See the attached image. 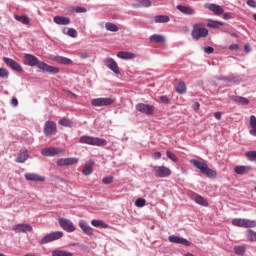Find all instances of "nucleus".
<instances>
[{
	"instance_id": "1",
	"label": "nucleus",
	"mask_w": 256,
	"mask_h": 256,
	"mask_svg": "<svg viewBox=\"0 0 256 256\" xmlns=\"http://www.w3.org/2000/svg\"><path fill=\"white\" fill-rule=\"evenodd\" d=\"M24 63L25 65H29V67H38L41 71L50 73L51 75H57V73L61 71L59 67L51 66L45 62L39 61V58L33 54H25Z\"/></svg>"
},
{
	"instance_id": "2",
	"label": "nucleus",
	"mask_w": 256,
	"mask_h": 256,
	"mask_svg": "<svg viewBox=\"0 0 256 256\" xmlns=\"http://www.w3.org/2000/svg\"><path fill=\"white\" fill-rule=\"evenodd\" d=\"M190 163L203 175H206L207 177H217V172L213 169H210V167L207 165V161L192 159L190 160Z\"/></svg>"
},
{
	"instance_id": "3",
	"label": "nucleus",
	"mask_w": 256,
	"mask_h": 256,
	"mask_svg": "<svg viewBox=\"0 0 256 256\" xmlns=\"http://www.w3.org/2000/svg\"><path fill=\"white\" fill-rule=\"evenodd\" d=\"M209 36V30L205 27V23L198 22L192 27L191 37L194 41H199V39H205Z\"/></svg>"
},
{
	"instance_id": "4",
	"label": "nucleus",
	"mask_w": 256,
	"mask_h": 256,
	"mask_svg": "<svg viewBox=\"0 0 256 256\" xmlns=\"http://www.w3.org/2000/svg\"><path fill=\"white\" fill-rule=\"evenodd\" d=\"M79 142L94 147H105L107 145V140L93 136H81Z\"/></svg>"
},
{
	"instance_id": "5",
	"label": "nucleus",
	"mask_w": 256,
	"mask_h": 256,
	"mask_svg": "<svg viewBox=\"0 0 256 256\" xmlns=\"http://www.w3.org/2000/svg\"><path fill=\"white\" fill-rule=\"evenodd\" d=\"M232 225L234 227H242L244 229H251V228L256 227V221L245 219V218H235L232 220Z\"/></svg>"
},
{
	"instance_id": "6",
	"label": "nucleus",
	"mask_w": 256,
	"mask_h": 256,
	"mask_svg": "<svg viewBox=\"0 0 256 256\" xmlns=\"http://www.w3.org/2000/svg\"><path fill=\"white\" fill-rule=\"evenodd\" d=\"M115 103V98H95L91 100L92 107H109Z\"/></svg>"
},
{
	"instance_id": "7",
	"label": "nucleus",
	"mask_w": 256,
	"mask_h": 256,
	"mask_svg": "<svg viewBox=\"0 0 256 256\" xmlns=\"http://www.w3.org/2000/svg\"><path fill=\"white\" fill-rule=\"evenodd\" d=\"M60 227L66 231V233H73L77 228L75 227V224L71 222V220L67 218H59L58 219Z\"/></svg>"
},
{
	"instance_id": "8",
	"label": "nucleus",
	"mask_w": 256,
	"mask_h": 256,
	"mask_svg": "<svg viewBox=\"0 0 256 256\" xmlns=\"http://www.w3.org/2000/svg\"><path fill=\"white\" fill-rule=\"evenodd\" d=\"M135 109L144 115H153V113H155V106L149 104L138 103L136 104Z\"/></svg>"
},
{
	"instance_id": "9",
	"label": "nucleus",
	"mask_w": 256,
	"mask_h": 256,
	"mask_svg": "<svg viewBox=\"0 0 256 256\" xmlns=\"http://www.w3.org/2000/svg\"><path fill=\"white\" fill-rule=\"evenodd\" d=\"M63 237L62 231L52 232L48 235H46L44 238L41 239L40 244L46 245V243H51L53 241H57L58 239H61Z\"/></svg>"
},
{
	"instance_id": "10",
	"label": "nucleus",
	"mask_w": 256,
	"mask_h": 256,
	"mask_svg": "<svg viewBox=\"0 0 256 256\" xmlns=\"http://www.w3.org/2000/svg\"><path fill=\"white\" fill-rule=\"evenodd\" d=\"M153 173L155 177H169V175H171V169L165 166H154Z\"/></svg>"
},
{
	"instance_id": "11",
	"label": "nucleus",
	"mask_w": 256,
	"mask_h": 256,
	"mask_svg": "<svg viewBox=\"0 0 256 256\" xmlns=\"http://www.w3.org/2000/svg\"><path fill=\"white\" fill-rule=\"evenodd\" d=\"M65 153V150L64 149H61V148H53V147H50V148H44L42 149L41 151V154L44 156V157H55V155H61Z\"/></svg>"
},
{
	"instance_id": "12",
	"label": "nucleus",
	"mask_w": 256,
	"mask_h": 256,
	"mask_svg": "<svg viewBox=\"0 0 256 256\" xmlns=\"http://www.w3.org/2000/svg\"><path fill=\"white\" fill-rule=\"evenodd\" d=\"M57 133V124L53 121H47L44 125V134L46 137H51Z\"/></svg>"
},
{
	"instance_id": "13",
	"label": "nucleus",
	"mask_w": 256,
	"mask_h": 256,
	"mask_svg": "<svg viewBox=\"0 0 256 256\" xmlns=\"http://www.w3.org/2000/svg\"><path fill=\"white\" fill-rule=\"evenodd\" d=\"M77 163H79V159L71 157L58 159L56 165H58V167H69L70 165H77Z\"/></svg>"
},
{
	"instance_id": "14",
	"label": "nucleus",
	"mask_w": 256,
	"mask_h": 256,
	"mask_svg": "<svg viewBox=\"0 0 256 256\" xmlns=\"http://www.w3.org/2000/svg\"><path fill=\"white\" fill-rule=\"evenodd\" d=\"M3 61L13 71H17L18 73H21L23 71V68L20 66V64L11 58L4 57Z\"/></svg>"
},
{
	"instance_id": "15",
	"label": "nucleus",
	"mask_w": 256,
	"mask_h": 256,
	"mask_svg": "<svg viewBox=\"0 0 256 256\" xmlns=\"http://www.w3.org/2000/svg\"><path fill=\"white\" fill-rule=\"evenodd\" d=\"M168 240L170 241V243H177L178 245H184L185 247L191 246V242H189V240L179 236H169Z\"/></svg>"
},
{
	"instance_id": "16",
	"label": "nucleus",
	"mask_w": 256,
	"mask_h": 256,
	"mask_svg": "<svg viewBox=\"0 0 256 256\" xmlns=\"http://www.w3.org/2000/svg\"><path fill=\"white\" fill-rule=\"evenodd\" d=\"M14 231L16 233H31L33 226L30 224H17L14 226Z\"/></svg>"
},
{
	"instance_id": "17",
	"label": "nucleus",
	"mask_w": 256,
	"mask_h": 256,
	"mask_svg": "<svg viewBox=\"0 0 256 256\" xmlns=\"http://www.w3.org/2000/svg\"><path fill=\"white\" fill-rule=\"evenodd\" d=\"M105 65L106 67H109L111 71H113V73H115L116 75H119V73H121L119 71V65H117V62H115L113 58H107L105 60Z\"/></svg>"
},
{
	"instance_id": "18",
	"label": "nucleus",
	"mask_w": 256,
	"mask_h": 256,
	"mask_svg": "<svg viewBox=\"0 0 256 256\" xmlns=\"http://www.w3.org/2000/svg\"><path fill=\"white\" fill-rule=\"evenodd\" d=\"M25 179L26 181H36L38 183H43V181H45V177L35 173H26Z\"/></svg>"
},
{
	"instance_id": "19",
	"label": "nucleus",
	"mask_w": 256,
	"mask_h": 256,
	"mask_svg": "<svg viewBox=\"0 0 256 256\" xmlns=\"http://www.w3.org/2000/svg\"><path fill=\"white\" fill-rule=\"evenodd\" d=\"M78 225L85 235H93V228L89 226V223L85 222L84 220H80Z\"/></svg>"
},
{
	"instance_id": "20",
	"label": "nucleus",
	"mask_w": 256,
	"mask_h": 256,
	"mask_svg": "<svg viewBox=\"0 0 256 256\" xmlns=\"http://www.w3.org/2000/svg\"><path fill=\"white\" fill-rule=\"evenodd\" d=\"M176 9L183 13V15H195L196 11L191 6L177 5Z\"/></svg>"
},
{
	"instance_id": "21",
	"label": "nucleus",
	"mask_w": 256,
	"mask_h": 256,
	"mask_svg": "<svg viewBox=\"0 0 256 256\" xmlns=\"http://www.w3.org/2000/svg\"><path fill=\"white\" fill-rule=\"evenodd\" d=\"M207 9H209V11H212L215 15H223V13H225V10L216 4H207L206 5Z\"/></svg>"
},
{
	"instance_id": "22",
	"label": "nucleus",
	"mask_w": 256,
	"mask_h": 256,
	"mask_svg": "<svg viewBox=\"0 0 256 256\" xmlns=\"http://www.w3.org/2000/svg\"><path fill=\"white\" fill-rule=\"evenodd\" d=\"M53 21L56 25H69L71 23V19L65 16H55Z\"/></svg>"
},
{
	"instance_id": "23",
	"label": "nucleus",
	"mask_w": 256,
	"mask_h": 256,
	"mask_svg": "<svg viewBox=\"0 0 256 256\" xmlns=\"http://www.w3.org/2000/svg\"><path fill=\"white\" fill-rule=\"evenodd\" d=\"M95 165V161L89 160L85 163L84 168L82 170L83 175H91L93 173V166Z\"/></svg>"
},
{
	"instance_id": "24",
	"label": "nucleus",
	"mask_w": 256,
	"mask_h": 256,
	"mask_svg": "<svg viewBox=\"0 0 256 256\" xmlns=\"http://www.w3.org/2000/svg\"><path fill=\"white\" fill-rule=\"evenodd\" d=\"M250 171H253L251 166H236L234 168V172L237 173V175H247Z\"/></svg>"
},
{
	"instance_id": "25",
	"label": "nucleus",
	"mask_w": 256,
	"mask_h": 256,
	"mask_svg": "<svg viewBox=\"0 0 256 256\" xmlns=\"http://www.w3.org/2000/svg\"><path fill=\"white\" fill-rule=\"evenodd\" d=\"M117 57L119 59H125L126 61H129L131 59H135L137 55H135V53H132V52L120 51L117 53Z\"/></svg>"
},
{
	"instance_id": "26",
	"label": "nucleus",
	"mask_w": 256,
	"mask_h": 256,
	"mask_svg": "<svg viewBox=\"0 0 256 256\" xmlns=\"http://www.w3.org/2000/svg\"><path fill=\"white\" fill-rule=\"evenodd\" d=\"M219 81H224L225 83H239V77L234 75L220 76Z\"/></svg>"
},
{
	"instance_id": "27",
	"label": "nucleus",
	"mask_w": 256,
	"mask_h": 256,
	"mask_svg": "<svg viewBox=\"0 0 256 256\" xmlns=\"http://www.w3.org/2000/svg\"><path fill=\"white\" fill-rule=\"evenodd\" d=\"M232 101L237 103V105H249V99L243 96H231Z\"/></svg>"
},
{
	"instance_id": "28",
	"label": "nucleus",
	"mask_w": 256,
	"mask_h": 256,
	"mask_svg": "<svg viewBox=\"0 0 256 256\" xmlns=\"http://www.w3.org/2000/svg\"><path fill=\"white\" fill-rule=\"evenodd\" d=\"M249 124H250V130H249L250 135H252L253 137H256V117H255V115L250 116Z\"/></svg>"
},
{
	"instance_id": "29",
	"label": "nucleus",
	"mask_w": 256,
	"mask_h": 256,
	"mask_svg": "<svg viewBox=\"0 0 256 256\" xmlns=\"http://www.w3.org/2000/svg\"><path fill=\"white\" fill-rule=\"evenodd\" d=\"M194 201L195 203H197L198 205H202V207H209V202L207 201V199H205L203 196L201 195H195L194 197Z\"/></svg>"
},
{
	"instance_id": "30",
	"label": "nucleus",
	"mask_w": 256,
	"mask_h": 256,
	"mask_svg": "<svg viewBox=\"0 0 256 256\" xmlns=\"http://www.w3.org/2000/svg\"><path fill=\"white\" fill-rule=\"evenodd\" d=\"M55 62L60 63L61 65H73V60L63 56L56 57Z\"/></svg>"
},
{
	"instance_id": "31",
	"label": "nucleus",
	"mask_w": 256,
	"mask_h": 256,
	"mask_svg": "<svg viewBox=\"0 0 256 256\" xmlns=\"http://www.w3.org/2000/svg\"><path fill=\"white\" fill-rule=\"evenodd\" d=\"M150 41L152 43H165V36L161 34H153L150 36Z\"/></svg>"
},
{
	"instance_id": "32",
	"label": "nucleus",
	"mask_w": 256,
	"mask_h": 256,
	"mask_svg": "<svg viewBox=\"0 0 256 256\" xmlns=\"http://www.w3.org/2000/svg\"><path fill=\"white\" fill-rule=\"evenodd\" d=\"M169 21H171V19L168 15H157L154 17L155 23H169Z\"/></svg>"
},
{
	"instance_id": "33",
	"label": "nucleus",
	"mask_w": 256,
	"mask_h": 256,
	"mask_svg": "<svg viewBox=\"0 0 256 256\" xmlns=\"http://www.w3.org/2000/svg\"><path fill=\"white\" fill-rule=\"evenodd\" d=\"M91 225H93V227H99L100 229H107V227H109V225H107V223H105L102 220H97V219L92 220Z\"/></svg>"
},
{
	"instance_id": "34",
	"label": "nucleus",
	"mask_w": 256,
	"mask_h": 256,
	"mask_svg": "<svg viewBox=\"0 0 256 256\" xmlns=\"http://www.w3.org/2000/svg\"><path fill=\"white\" fill-rule=\"evenodd\" d=\"M26 159H29V154L27 151L20 152L16 158V163H25Z\"/></svg>"
},
{
	"instance_id": "35",
	"label": "nucleus",
	"mask_w": 256,
	"mask_h": 256,
	"mask_svg": "<svg viewBox=\"0 0 256 256\" xmlns=\"http://www.w3.org/2000/svg\"><path fill=\"white\" fill-rule=\"evenodd\" d=\"M176 93H179V95H183L184 93H187V86L185 85V82H179L176 87Z\"/></svg>"
},
{
	"instance_id": "36",
	"label": "nucleus",
	"mask_w": 256,
	"mask_h": 256,
	"mask_svg": "<svg viewBox=\"0 0 256 256\" xmlns=\"http://www.w3.org/2000/svg\"><path fill=\"white\" fill-rule=\"evenodd\" d=\"M14 19H16V21H20V23H23V25H29L30 23V19H29V16H19V15H15L14 16Z\"/></svg>"
},
{
	"instance_id": "37",
	"label": "nucleus",
	"mask_w": 256,
	"mask_h": 256,
	"mask_svg": "<svg viewBox=\"0 0 256 256\" xmlns=\"http://www.w3.org/2000/svg\"><path fill=\"white\" fill-rule=\"evenodd\" d=\"M221 26H223V22H219L215 20H209L207 23V27H210L211 29H217Z\"/></svg>"
},
{
	"instance_id": "38",
	"label": "nucleus",
	"mask_w": 256,
	"mask_h": 256,
	"mask_svg": "<svg viewBox=\"0 0 256 256\" xmlns=\"http://www.w3.org/2000/svg\"><path fill=\"white\" fill-rule=\"evenodd\" d=\"M52 256H73V253L65 250H54Z\"/></svg>"
},
{
	"instance_id": "39",
	"label": "nucleus",
	"mask_w": 256,
	"mask_h": 256,
	"mask_svg": "<svg viewBox=\"0 0 256 256\" xmlns=\"http://www.w3.org/2000/svg\"><path fill=\"white\" fill-rule=\"evenodd\" d=\"M105 27H106L107 31H112L113 33H117V31H119V27H117V25H115L111 22H107L105 24Z\"/></svg>"
},
{
	"instance_id": "40",
	"label": "nucleus",
	"mask_w": 256,
	"mask_h": 256,
	"mask_svg": "<svg viewBox=\"0 0 256 256\" xmlns=\"http://www.w3.org/2000/svg\"><path fill=\"white\" fill-rule=\"evenodd\" d=\"M58 123L62 127H73V122L70 119H67V118H63V119L59 120Z\"/></svg>"
},
{
	"instance_id": "41",
	"label": "nucleus",
	"mask_w": 256,
	"mask_h": 256,
	"mask_svg": "<svg viewBox=\"0 0 256 256\" xmlns=\"http://www.w3.org/2000/svg\"><path fill=\"white\" fill-rule=\"evenodd\" d=\"M151 0H139L137 6L138 7H151Z\"/></svg>"
},
{
	"instance_id": "42",
	"label": "nucleus",
	"mask_w": 256,
	"mask_h": 256,
	"mask_svg": "<svg viewBox=\"0 0 256 256\" xmlns=\"http://www.w3.org/2000/svg\"><path fill=\"white\" fill-rule=\"evenodd\" d=\"M245 251H246L245 246H235L234 247V253L236 255H243V253H245Z\"/></svg>"
},
{
	"instance_id": "43",
	"label": "nucleus",
	"mask_w": 256,
	"mask_h": 256,
	"mask_svg": "<svg viewBox=\"0 0 256 256\" xmlns=\"http://www.w3.org/2000/svg\"><path fill=\"white\" fill-rule=\"evenodd\" d=\"M0 78L8 79L9 78V70H7L6 68H0Z\"/></svg>"
},
{
	"instance_id": "44",
	"label": "nucleus",
	"mask_w": 256,
	"mask_h": 256,
	"mask_svg": "<svg viewBox=\"0 0 256 256\" xmlns=\"http://www.w3.org/2000/svg\"><path fill=\"white\" fill-rule=\"evenodd\" d=\"M249 161H256V151H248L245 153Z\"/></svg>"
},
{
	"instance_id": "45",
	"label": "nucleus",
	"mask_w": 256,
	"mask_h": 256,
	"mask_svg": "<svg viewBox=\"0 0 256 256\" xmlns=\"http://www.w3.org/2000/svg\"><path fill=\"white\" fill-rule=\"evenodd\" d=\"M247 237H248L249 241H255V243H256V232L255 231L248 230Z\"/></svg>"
},
{
	"instance_id": "46",
	"label": "nucleus",
	"mask_w": 256,
	"mask_h": 256,
	"mask_svg": "<svg viewBox=\"0 0 256 256\" xmlns=\"http://www.w3.org/2000/svg\"><path fill=\"white\" fill-rule=\"evenodd\" d=\"M166 155H167L168 159H170L174 163H177V161H179V159H177V156H175V154H173V152H171V151H166Z\"/></svg>"
},
{
	"instance_id": "47",
	"label": "nucleus",
	"mask_w": 256,
	"mask_h": 256,
	"mask_svg": "<svg viewBox=\"0 0 256 256\" xmlns=\"http://www.w3.org/2000/svg\"><path fill=\"white\" fill-rule=\"evenodd\" d=\"M145 199L143 198H138L136 201H135V206L136 207H145Z\"/></svg>"
},
{
	"instance_id": "48",
	"label": "nucleus",
	"mask_w": 256,
	"mask_h": 256,
	"mask_svg": "<svg viewBox=\"0 0 256 256\" xmlns=\"http://www.w3.org/2000/svg\"><path fill=\"white\" fill-rule=\"evenodd\" d=\"M102 183H104V185H111V183H113V176L104 177Z\"/></svg>"
},
{
	"instance_id": "49",
	"label": "nucleus",
	"mask_w": 256,
	"mask_h": 256,
	"mask_svg": "<svg viewBox=\"0 0 256 256\" xmlns=\"http://www.w3.org/2000/svg\"><path fill=\"white\" fill-rule=\"evenodd\" d=\"M72 11H74V13H87V9L81 6L74 7Z\"/></svg>"
},
{
	"instance_id": "50",
	"label": "nucleus",
	"mask_w": 256,
	"mask_h": 256,
	"mask_svg": "<svg viewBox=\"0 0 256 256\" xmlns=\"http://www.w3.org/2000/svg\"><path fill=\"white\" fill-rule=\"evenodd\" d=\"M159 99L161 103H164V105H169V103H171V99L167 96H160Z\"/></svg>"
},
{
	"instance_id": "51",
	"label": "nucleus",
	"mask_w": 256,
	"mask_h": 256,
	"mask_svg": "<svg viewBox=\"0 0 256 256\" xmlns=\"http://www.w3.org/2000/svg\"><path fill=\"white\" fill-rule=\"evenodd\" d=\"M67 35H69V37L75 38L77 37V30H75L74 28H69Z\"/></svg>"
},
{
	"instance_id": "52",
	"label": "nucleus",
	"mask_w": 256,
	"mask_h": 256,
	"mask_svg": "<svg viewBox=\"0 0 256 256\" xmlns=\"http://www.w3.org/2000/svg\"><path fill=\"white\" fill-rule=\"evenodd\" d=\"M248 7H252L253 9H256V1L255 0H247Z\"/></svg>"
},
{
	"instance_id": "53",
	"label": "nucleus",
	"mask_w": 256,
	"mask_h": 256,
	"mask_svg": "<svg viewBox=\"0 0 256 256\" xmlns=\"http://www.w3.org/2000/svg\"><path fill=\"white\" fill-rule=\"evenodd\" d=\"M204 51H205V53L211 54V53H213V51H215V49L211 46H206V47H204Z\"/></svg>"
},
{
	"instance_id": "54",
	"label": "nucleus",
	"mask_w": 256,
	"mask_h": 256,
	"mask_svg": "<svg viewBox=\"0 0 256 256\" xmlns=\"http://www.w3.org/2000/svg\"><path fill=\"white\" fill-rule=\"evenodd\" d=\"M223 19H225V21H229V19H233V16H231V13H224Z\"/></svg>"
},
{
	"instance_id": "55",
	"label": "nucleus",
	"mask_w": 256,
	"mask_h": 256,
	"mask_svg": "<svg viewBox=\"0 0 256 256\" xmlns=\"http://www.w3.org/2000/svg\"><path fill=\"white\" fill-rule=\"evenodd\" d=\"M230 51H237L239 49V45L237 44H232L229 46Z\"/></svg>"
},
{
	"instance_id": "56",
	"label": "nucleus",
	"mask_w": 256,
	"mask_h": 256,
	"mask_svg": "<svg viewBox=\"0 0 256 256\" xmlns=\"http://www.w3.org/2000/svg\"><path fill=\"white\" fill-rule=\"evenodd\" d=\"M214 117H215V119H217V121H221V118H222L221 112H215Z\"/></svg>"
},
{
	"instance_id": "57",
	"label": "nucleus",
	"mask_w": 256,
	"mask_h": 256,
	"mask_svg": "<svg viewBox=\"0 0 256 256\" xmlns=\"http://www.w3.org/2000/svg\"><path fill=\"white\" fill-rule=\"evenodd\" d=\"M78 55L81 59H89V54L88 53H79Z\"/></svg>"
},
{
	"instance_id": "58",
	"label": "nucleus",
	"mask_w": 256,
	"mask_h": 256,
	"mask_svg": "<svg viewBox=\"0 0 256 256\" xmlns=\"http://www.w3.org/2000/svg\"><path fill=\"white\" fill-rule=\"evenodd\" d=\"M11 105H13V107H17L19 105V101L17 100V98H13L11 100Z\"/></svg>"
},
{
	"instance_id": "59",
	"label": "nucleus",
	"mask_w": 256,
	"mask_h": 256,
	"mask_svg": "<svg viewBox=\"0 0 256 256\" xmlns=\"http://www.w3.org/2000/svg\"><path fill=\"white\" fill-rule=\"evenodd\" d=\"M201 107V104H199V102H196L195 104H194V106H193V109L195 110V111H199V108Z\"/></svg>"
},
{
	"instance_id": "60",
	"label": "nucleus",
	"mask_w": 256,
	"mask_h": 256,
	"mask_svg": "<svg viewBox=\"0 0 256 256\" xmlns=\"http://www.w3.org/2000/svg\"><path fill=\"white\" fill-rule=\"evenodd\" d=\"M154 159H161V152H155L153 154Z\"/></svg>"
},
{
	"instance_id": "61",
	"label": "nucleus",
	"mask_w": 256,
	"mask_h": 256,
	"mask_svg": "<svg viewBox=\"0 0 256 256\" xmlns=\"http://www.w3.org/2000/svg\"><path fill=\"white\" fill-rule=\"evenodd\" d=\"M244 51H246V53H249V51H251V46H249V44H246L244 46Z\"/></svg>"
},
{
	"instance_id": "62",
	"label": "nucleus",
	"mask_w": 256,
	"mask_h": 256,
	"mask_svg": "<svg viewBox=\"0 0 256 256\" xmlns=\"http://www.w3.org/2000/svg\"><path fill=\"white\" fill-rule=\"evenodd\" d=\"M57 180L61 181V183H65V179H63V178L58 177Z\"/></svg>"
},
{
	"instance_id": "63",
	"label": "nucleus",
	"mask_w": 256,
	"mask_h": 256,
	"mask_svg": "<svg viewBox=\"0 0 256 256\" xmlns=\"http://www.w3.org/2000/svg\"><path fill=\"white\" fill-rule=\"evenodd\" d=\"M185 256H195V255H193L191 253H186Z\"/></svg>"
}]
</instances>
